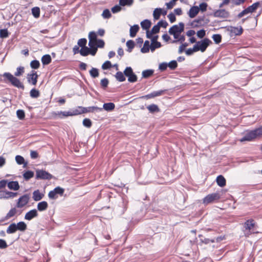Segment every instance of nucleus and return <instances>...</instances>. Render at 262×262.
<instances>
[{
	"instance_id": "nucleus-35",
	"label": "nucleus",
	"mask_w": 262,
	"mask_h": 262,
	"mask_svg": "<svg viewBox=\"0 0 262 262\" xmlns=\"http://www.w3.org/2000/svg\"><path fill=\"white\" fill-rule=\"evenodd\" d=\"M16 227H17V230H19V231H23V232L25 231L27 228L26 224L24 222H23V221L18 222L16 224Z\"/></svg>"
},
{
	"instance_id": "nucleus-47",
	"label": "nucleus",
	"mask_w": 262,
	"mask_h": 262,
	"mask_svg": "<svg viewBox=\"0 0 262 262\" xmlns=\"http://www.w3.org/2000/svg\"><path fill=\"white\" fill-rule=\"evenodd\" d=\"M168 67L171 70H175L178 67V63L176 60H171L169 63H167Z\"/></svg>"
},
{
	"instance_id": "nucleus-50",
	"label": "nucleus",
	"mask_w": 262,
	"mask_h": 262,
	"mask_svg": "<svg viewBox=\"0 0 262 262\" xmlns=\"http://www.w3.org/2000/svg\"><path fill=\"white\" fill-rule=\"evenodd\" d=\"M24 72V68L23 67H19L16 69V71L14 73V76L16 77L20 76Z\"/></svg>"
},
{
	"instance_id": "nucleus-53",
	"label": "nucleus",
	"mask_w": 262,
	"mask_h": 262,
	"mask_svg": "<svg viewBox=\"0 0 262 262\" xmlns=\"http://www.w3.org/2000/svg\"><path fill=\"white\" fill-rule=\"evenodd\" d=\"M102 16L104 18L108 19L111 17L112 14L110 11L108 9H106L103 10Z\"/></svg>"
},
{
	"instance_id": "nucleus-29",
	"label": "nucleus",
	"mask_w": 262,
	"mask_h": 262,
	"mask_svg": "<svg viewBox=\"0 0 262 262\" xmlns=\"http://www.w3.org/2000/svg\"><path fill=\"white\" fill-rule=\"evenodd\" d=\"M17 230L15 223L11 224L7 229L6 232L8 234H13Z\"/></svg>"
},
{
	"instance_id": "nucleus-52",
	"label": "nucleus",
	"mask_w": 262,
	"mask_h": 262,
	"mask_svg": "<svg viewBox=\"0 0 262 262\" xmlns=\"http://www.w3.org/2000/svg\"><path fill=\"white\" fill-rule=\"evenodd\" d=\"M30 66L32 69H37L40 66V63L38 60H33L31 62Z\"/></svg>"
},
{
	"instance_id": "nucleus-12",
	"label": "nucleus",
	"mask_w": 262,
	"mask_h": 262,
	"mask_svg": "<svg viewBox=\"0 0 262 262\" xmlns=\"http://www.w3.org/2000/svg\"><path fill=\"white\" fill-rule=\"evenodd\" d=\"M213 15L215 17L226 18L229 16V13L225 9H219L214 11Z\"/></svg>"
},
{
	"instance_id": "nucleus-41",
	"label": "nucleus",
	"mask_w": 262,
	"mask_h": 262,
	"mask_svg": "<svg viewBox=\"0 0 262 262\" xmlns=\"http://www.w3.org/2000/svg\"><path fill=\"white\" fill-rule=\"evenodd\" d=\"M127 47V51L130 53L135 47V42L133 40H129L126 42Z\"/></svg>"
},
{
	"instance_id": "nucleus-25",
	"label": "nucleus",
	"mask_w": 262,
	"mask_h": 262,
	"mask_svg": "<svg viewBox=\"0 0 262 262\" xmlns=\"http://www.w3.org/2000/svg\"><path fill=\"white\" fill-rule=\"evenodd\" d=\"M48 203L46 201H42L38 203L37 208L39 211H43L48 208Z\"/></svg>"
},
{
	"instance_id": "nucleus-44",
	"label": "nucleus",
	"mask_w": 262,
	"mask_h": 262,
	"mask_svg": "<svg viewBox=\"0 0 262 262\" xmlns=\"http://www.w3.org/2000/svg\"><path fill=\"white\" fill-rule=\"evenodd\" d=\"M40 93L38 90L37 89L33 88L32 89L30 92V95L31 97L33 98H37L39 96Z\"/></svg>"
},
{
	"instance_id": "nucleus-2",
	"label": "nucleus",
	"mask_w": 262,
	"mask_h": 262,
	"mask_svg": "<svg viewBox=\"0 0 262 262\" xmlns=\"http://www.w3.org/2000/svg\"><path fill=\"white\" fill-rule=\"evenodd\" d=\"M255 226V222L253 219L247 220L244 224V232L246 236H249L252 233H254V227Z\"/></svg>"
},
{
	"instance_id": "nucleus-64",
	"label": "nucleus",
	"mask_w": 262,
	"mask_h": 262,
	"mask_svg": "<svg viewBox=\"0 0 262 262\" xmlns=\"http://www.w3.org/2000/svg\"><path fill=\"white\" fill-rule=\"evenodd\" d=\"M207 4L206 3L203 2L200 4L199 5V11L201 10L202 12H205L207 10Z\"/></svg>"
},
{
	"instance_id": "nucleus-61",
	"label": "nucleus",
	"mask_w": 262,
	"mask_h": 262,
	"mask_svg": "<svg viewBox=\"0 0 262 262\" xmlns=\"http://www.w3.org/2000/svg\"><path fill=\"white\" fill-rule=\"evenodd\" d=\"M197 52L195 46H193V48H189L185 51L186 54L188 56L191 55L194 52Z\"/></svg>"
},
{
	"instance_id": "nucleus-33",
	"label": "nucleus",
	"mask_w": 262,
	"mask_h": 262,
	"mask_svg": "<svg viewBox=\"0 0 262 262\" xmlns=\"http://www.w3.org/2000/svg\"><path fill=\"white\" fill-rule=\"evenodd\" d=\"M119 5L122 7H130L133 5L134 0H119Z\"/></svg>"
},
{
	"instance_id": "nucleus-55",
	"label": "nucleus",
	"mask_w": 262,
	"mask_h": 262,
	"mask_svg": "<svg viewBox=\"0 0 262 262\" xmlns=\"http://www.w3.org/2000/svg\"><path fill=\"white\" fill-rule=\"evenodd\" d=\"M82 124L85 127L90 128L92 126V121L90 119L85 118L83 120Z\"/></svg>"
},
{
	"instance_id": "nucleus-14",
	"label": "nucleus",
	"mask_w": 262,
	"mask_h": 262,
	"mask_svg": "<svg viewBox=\"0 0 262 262\" xmlns=\"http://www.w3.org/2000/svg\"><path fill=\"white\" fill-rule=\"evenodd\" d=\"M166 91V90H160V91H154L149 94H148L144 96L143 97L144 98H146L147 99L153 98L162 95L163 94H164V93Z\"/></svg>"
},
{
	"instance_id": "nucleus-51",
	"label": "nucleus",
	"mask_w": 262,
	"mask_h": 262,
	"mask_svg": "<svg viewBox=\"0 0 262 262\" xmlns=\"http://www.w3.org/2000/svg\"><path fill=\"white\" fill-rule=\"evenodd\" d=\"M215 43L219 44L222 41V36L219 34H214L212 37Z\"/></svg>"
},
{
	"instance_id": "nucleus-54",
	"label": "nucleus",
	"mask_w": 262,
	"mask_h": 262,
	"mask_svg": "<svg viewBox=\"0 0 262 262\" xmlns=\"http://www.w3.org/2000/svg\"><path fill=\"white\" fill-rule=\"evenodd\" d=\"M108 83V80L106 78L101 79L100 81L101 86L103 89H105L107 87Z\"/></svg>"
},
{
	"instance_id": "nucleus-40",
	"label": "nucleus",
	"mask_w": 262,
	"mask_h": 262,
	"mask_svg": "<svg viewBox=\"0 0 262 262\" xmlns=\"http://www.w3.org/2000/svg\"><path fill=\"white\" fill-rule=\"evenodd\" d=\"M90 74L93 78L98 77L99 75L98 69L96 68H92L90 71Z\"/></svg>"
},
{
	"instance_id": "nucleus-18",
	"label": "nucleus",
	"mask_w": 262,
	"mask_h": 262,
	"mask_svg": "<svg viewBox=\"0 0 262 262\" xmlns=\"http://www.w3.org/2000/svg\"><path fill=\"white\" fill-rule=\"evenodd\" d=\"M44 196V194L40 192L39 190H36L33 192L32 198L35 201L41 200Z\"/></svg>"
},
{
	"instance_id": "nucleus-7",
	"label": "nucleus",
	"mask_w": 262,
	"mask_h": 262,
	"mask_svg": "<svg viewBox=\"0 0 262 262\" xmlns=\"http://www.w3.org/2000/svg\"><path fill=\"white\" fill-rule=\"evenodd\" d=\"M220 198L219 193H213L206 196L203 201L204 204L207 205L213 203L214 201L218 200Z\"/></svg>"
},
{
	"instance_id": "nucleus-23",
	"label": "nucleus",
	"mask_w": 262,
	"mask_h": 262,
	"mask_svg": "<svg viewBox=\"0 0 262 262\" xmlns=\"http://www.w3.org/2000/svg\"><path fill=\"white\" fill-rule=\"evenodd\" d=\"M89 46L90 49V54L92 56H95L97 51V48H96V42H92L91 41H89Z\"/></svg>"
},
{
	"instance_id": "nucleus-8",
	"label": "nucleus",
	"mask_w": 262,
	"mask_h": 262,
	"mask_svg": "<svg viewBox=\"0 0 262 262\" xmlns=\"http://www.w3.org/2000/svg\"><path fill=\"white\" fill-rule=\"evenodd\" d=\"M179 25H174L172 26L169 29V34H174L177 33H182L184 31V24L182 22H180L179 24Z\"/></svg>"
},
{
	"instance_id": "nucleus-20",
	"label": "nucleus",
	"mask_w": 262,
	"mask_h": 262,
	"mask_svg": "<svg viewBox=\"0 0 262 262\" xmlns=\"http://www.w3.org/2000/svg\"><path fill=\"white\" fill-rule=\"evenodd\" d=\"M199 12V7L193 6L190 9L188 12V15L190 18H194L198 14Z\"/></svg>"
},
{
	"instance_id": "nucleus-32",
	"label": "nucleus",
	"mask_w": 262,
	"mask_h": 262,
	"mask_svg": "<svg viewBox=\"0 0 262 262\" xmlns=\"http://www.w3.org/2000/svg\"><path fill=\"white\" fill-rule=\"evenodd\" d=\"M151 25V21L148 19H145L141 22V26L143 30H148Z\"/></svg>"
},
{
	"instance_id": "nucleus-24",
	"label": "nucleus",
	"mask_w": 262,
	"mask_h": 262,
	"mask_svg": "<svg viewBox=\"0 0 262 262\" xmlns=\"http://www.w3.org/2000/svg\"><path fill=\"white\" fill-rule=\"evenodd\" d=\"M146 108L149 111V113L154 114L160 112V108L158 106L155 104H152L148 105Z\"/></svg>"
},
{
	"instance_id": "nucleus-28",
	"label": "nucleus",
	"mask_w": 262,
	"mask_h": 262,
	"mask_svg": "<svg viewBox=\"0 0 262 262\" xmlns=\"http://www.w3.org/2000/svg\"><path fill=\"white\" fill-rule=\"evenodd\" d=\"M216 181L217 185L221 187H223L226 185V179L222 175H220L217 177Z\"/></svg>"
},
{
	"instance_id": "nucleus-36",
	"label": "nucleus",
	"mask_w": 262,
	"mask_h": 262,
	"mask_svg": "<svg viewBox=\"0 0 262 262\" xmlns=\"http://www.w3.org/2000/svg\"><path fill=\"white\" fill-rule=\"evenodd\" d=\"M115 77L116 79L119 82H123L125 80L124 74L121 72H117L116 73Z\"/></svg>"
},
{
	"instance_id": "nucleus-3",
	"label": "nucleus",
	"mask_w": 262,
	"mask_h": 262,
	"mask_svg": "<svg viewBox=\"0 0 262 262\" xmlns=\"http://www.w3.org/2000/svg\"><path fill=\"white\" fill-rule=\"evenodd\" d=\"M211 43L212 42L209 39L205 38L196 42V43L194 45L195 48H196L197 52L201 51L202 52H204Z\"/></svg>"
},
{
	"instance_id": "nucleus-5",
	"label": "nucleus",
	"mask_w": 262,
	"mask_h": 262,
	"mask_svg": "<svg viewBox=\"0 0 262 262\" xmlns=\"http://www.w3.org/2000/svg\"><path fill=\"white\" fill-rule=\"evenodd\" d=\"M64 189L59 186L55 187L53 190L50 191L48 193V197L52 200H56L58 195H63Z\"/></svg>"
},
{
	"instance_id": "nucleus-6",
	"label": "nucleus",
	"mask_w": 262,
	"mask_h": 262,
	"mask_svg": "<svg viewBox=\"0 0 262 262\" xmlns=\"http://www.w3.org/2000/svg\"><path fill=\"white\" fill-rule=\"evenodd\" d=\"M78 108L80 112V114L95 112H99L102 111V108L94 106H89L88 107L78 106Z\"/></svg>"
},
{
	"instance_id": "nucleus-19",
	"label": "nucleus",
	"mask_w": 262,
	"mask_h": 262,
	"mask_svg": "<svg viewBox=\"0 0 262 262\" xmlns=\"http://www.w3.org/2000/svg\"><path fill=\"white\" fill-rule=\"evenodd\" d=\"M259 2H256L253 4L252 5L249 6L245 10L247 13V14L252 13L254 12L259 6Z\"/></svg>"
},
{
	"instance_id": "nucleus-21",
	"label": "nucleus",
	"mask_w": 262,
	"mask_h": 262,
	"mask_svg": "<svg viewBox=\"0 0 262 262\" xmlns=\"http://www.w3.org/2000/svg\"><path fill=\"white\" fill-rule=\"evenodd\" d=\"M17 210L15 208H11L9 211L7 213L6 215L4 217V219L1 220V222H3L4 221L7 220L9 219L14 216L15 214L16 213Z\"/></svg>"
},
{
	"instance_id": "nucleus-45",
	"label": "nucleus",
	"mask_w": 262,
	"mask_h": 262,
	"mask_svg": "<svg viewBox=\"0 0 262 262\" xmlns=\"http://www.w3.org/2000/svg\"><path fill=\"white\" fill-rule=\"evenodd\" d=\"M32 14L35 18H38L40 16V9L38 7L32 9Z\"/></svg>"
},
{
	"instance_id": "nucleus-42",
	"label": "nucleus",
	"mask_w": 262,
	"mask_h": 262,
	"mask_svg": "<svg viewBox=\"0 0 262 262\" xmlns=\"http://www.w3.org/2000/svg\"><path fill=\"white\" fill-rule=\"evenodd\" d=\"M161 14H162V9L161 8L155 9V10L154 11V12H153L154 18L156 20L159 19Z\"/></svg>"
},
{
	"instance_id": "nucleus-26",
	"label": "nucleus",
	"mask_w": 262,
	"mask_h": 262,
	"mask_svg": "<svg viewBox=\"0 0 262 262\" xmlns=\"http://www.w3.org/2000/svg\"><path fill=\"white\" fill-rule=\"evenodd\" d=\"M15 161L18 165L23 164L24 168L26 167L27 166L28 163L25 162L24 158L20 155H17L15 157Z\"/></svg>"
},
{
	"instance_id": "nucleus-43",
	"label": "nucleus",
	"mask_w": 262,
	"mask_h": 262,
	"mask_svg": "<svg viewBox=\"0 0 262 262\" xmlns=\"http://www.w3.org/2000/svg\"><path fill=\"white\" fill-rule=\"evenodd\" d=\"M80 54L83 56H88L90 54V49L87 47L81 48L80 50Z\"/></svg>"
},
{
	"instance_id": "nucleus-56",
	"label": "nucleus",
	"mask_w": 262,
	"mask_h": 262,
	"mask_svg": "<svg viewBox=\"0 0 262 262\" xmlns=\"http://www.w3.org/2000/svg\"><path fill=\"white\" fill-rule=\"evenodd\" d=\"M16 115L17 117L20 120H23L25 118V112L22 110H18L16 112Z\"/></svg>"
},
{
	"instance_id": "nucleus-63",
	"label": "nucleus",
	"mask_w": 262,
	"mask_h": 262,
	"mask_svg": "<svg viewBox=\"0 0 262 262\" xmlns=\"http://www.w3.org/2000/svg\"><path fill=\"white\" fill-rule=\"evenodd\" d=\"M178 0H171L168 3H166L165 5L167 6L168 9H172L176 4V2Z\"/></svg>"
},
{
	"instance_id": "nucleus-31",
	"label": "nucleus",
	"mask_w": 262,
	"mask_h": 262,
	"mask_svg": "<svg viewBox=\"0 0 262 262\" xmlns=\"http://www.w3.org/2000/svg\"><path fill=\"white\" fill-rule=\"evenodd\" d=\"M115 105L114 103L109 102L104 103L103 105L102 110L104 109L106 111L110 112L112 111L115 108Z\"/></svg>"
},
{
	"instance_id": "nucleus-60",
	"label": "nucleus",
	"mask_w": 262,
	"mask_h": 262,
	"mask_svg": "<svg viewBox=\"0 0 262 262\" xmlns=\"http://www.w3.org/2000/svg\"><path fill=\"white\" fill-rule=\"evenodd\" d=\"M112 67L111 62L110 61H106L102 65V69L103 70H107Z\"/></svg>"
},
{
	"instance_id": "nucleus-34",
	"label": "nucleus",
	"mask_w": 262,
	"mask_h": 262,
	"mask_svg": "<svg viewBox=\"0 0 262 262\" xmlns=\"http://www.w3.org/2000/svg\"><path fill=\"white\" fill-rule=\"evenodd\" d=\"M154 71L151 69L144 70L142 72V76L143 78H148L154 74Z\"/></svg>"
},
{
	"instance_id": "nucleus-38",
	"label": "nucleus",
	"mask_w": 262,
	"mask_h": 262,
	"mask_svg": "<svg viewBox=\"0 0 262 262\" xmlns=\"http://www.w3.org/2000/svg\"><path fill=\"white\" fill-rule=\"evenodd\" d=\"M150 45H149V41L146 40L144 42L143 47L141 49V52L143 53H147L149 51Z\"/></svg>"
},
{
	"instance_id": "nucleus-48",
	"label": "nucleus",
	"mask_w": 262,
	"mask_h": 262,
	"mask_svg": "<svg viewBox=\"0 0 262 262\" xmlns=\"http://www.w3.org/2000/svg\"><path fill=\"white\" fill-rule=\"evenodd\" d=\"M89 41H91L92 42H96L97 40V35L95 32H91L89 35Z\"/></svg>"
},
{
	"instance_id": "nucleus-39",
	"label": "nucleus",
	"mask_w": 262,
	"mask_h": 262,
	"mask_svg": "<svg viewBox=\"0 0 262 262\" xmlns=\"http://www.w3.org/2000/svg\"><path fill=\"white\" fill-rule=\"evenodd\" d=\"M199 236L200 238V241L202 243H204L205 244H208L209 243H213L215 242V240L214 239H210L209 238H205V237H203V236L202 235H199Z\"/></svg>"
},
{
	"instance_id": "nucleus-46",
	"label": "nucleus",
	"mask_w": 262,
	"mask_h": 262,
	"mask_svg": "<svg viewBox=\"0 0 262 262\" xmlns=\"http://www.w3.org/2000/svg\"><path fill=\"white\" fill-rule=\"evenodd\" d=\"M162 46L161 42L159 41H156L154 42H151L150 49L151 52H154L156 49L159 48Z\"/></svg>"
},
{
	"instance_id": "nucleus-59",
	"label": "nucleus",
	"mask_w": 262,
	"mask_h": 262,
	"mask_svg": "<svg viewBox=\"0 0 262 262\" xmlns=\"http://www.w3.org/2000/svg\"><path fill=\"white\" fill-rule=\"evenodd\" d=\"M86 42H87V40L85 38H81L80 39H79V40L78 41V46L79 47H80L81 48H83V47H86Z\"/></svg>"
},
{
	"instance_id": "nucleus-10",
	"label": "nucleus",
	"mask_w": 262,
	"mask_h": 262,
	"mask_svg": "<svg viewBox=\"0 0 262 262\" xmlns=\"http://www.w3.org/2000/svg\"><path fill=\"white\" fill-rule=\"evenodd\" d=\"M38 75L35 71H32L31 73L28 74L27 76V81L33 85H36Z\"/></svg>"
},
{
	"instance_id": "nucleus-9",
	"label": "nucleus",
	"mask_w": 262,
	"mask_h": 262,
	"mask_svg": "<svg viewBox=\"0 0 262 262\" xmlns=\"http://www.w3.org/2000/svg\"><path fill=\"white\" fill-rule=\"evenodd\" d=\"M29 195L27 194H25L21 196L18 200V202L16 204V207L17 208H22L26 205L29 201Z\"/></svg>"
},
{
	"instance_id": "nucleus-30",
	"label": "nucleus",
	"mask_w": 262,
	"mask_h": 262,
	"mask_svg": "<svg viewBox=\"0 0 262 262\" xmlns=\"http://www.w3.org/2000/svg\"><path fill=\"white\" fill-rule=\"evenodd\" d=\"M139 30V27L138 25H135L132 26L129 30L130 36L131 37H135Z\"/></svg>"
},
{
	"instance_id": "nucleus-17",
	"label": "nucleus",
	"mask_w": 262,
	"mask_h": 262,
	"mask_svg": "<svg viewBox=\"0 0 262 262\" xmlns=\"http://www.w3.org/2000/svg\"><path fill=\"white\" fill-rule=\"evenodd\" d=\"M60 114H62V115L63 117H68V116H72L77 115H80V112H79L78 108L75 109L73 111H64V112H60Z\"/></svg>"
},
{
	"instance_id": "nucleus-62",
	"label": "nucleus",
	"mask_w": 262,
	"mask_h": 262,
	"mask_svg": "<svg viewBox=\"0 0 262 262\" xmlns=\"http://www.w3.org/2000/svg\"><path fill=\"white\" fill-rule=\"evenodd\" d=\"M182 45L179 47L178 52L179 54L182 53L185 51L186 47L188 46V43L187 42L181 43Z\"/></svg>"
},
{
	"instance_id": "nucleus-57",
	"label": "nucleus",
	"mask_w": 262,
	"mask_h": 262,
	"mask_svg": "<svg viewBox=\"0 0 262 262\" xmlns=\"http://www.w3.org/2000/svg\"><path fill=\"white\" fill-rule=\"evenodd\" d=\"M9 36V33L7 29H1L0 30V37L4 38H7Z\"/></svg>"
},
{
	"instance_id": "nucleus-15",
	"label": "nucleus",
	"mask_w": 262,
	"mask_h": 262,
	"mask_svg": "<svg viewBox=\"0 0 262 262\" xmlns=\"http://www.w3.org/2000/svg\"><path fill=\"white\" fill-rule=\"evenodd\" d=\"M38 215L36 209H34L27 212L25 215V219L28 221H31L33 219L37 217Z\"/></svg>"
},
{
	"instance_id": "nucleus-1",
	"label": "nucleus",
	"mask_w": 262,
	"mask_h": 262,
	"mask_svg": "<svg viewBox=\"0 0 262 262\" xmlns=\"http://www.w3.org/2000/svg\"><path fill=\"white\" fill-rule=\"evenodd\" d=\"M3 76L6 78L13 86L23 90H24L25 86L23 83L16 77V76H13L11 73L8 72L4 73Z\"/></svg>"
},
{
	"instance_id": "nucleus-37",
	"label": "nucleus",
	"mask_w": 262,
	"mask_h": 262,
	"mask_svg": "<svg viewBox=\"0 0 262 262\" xmlns=\"http://www.w3.org/2000/svg\"><path fill=\"white\" fill-rule=\"evenodd\" d=\"M34 172L31 170L25 171L23 174V177L26 181H28L34 177Z\"/></svg>"
},
{
	"instance_id": "nucleus-13",
	"label": "nucleus",
	"mask_w": 262,
	"mask_h": 262,
	"mask_svg": "<svg viewBox=\"0 0 262 262\" xmlns=\"http://www.w3.org/2000/svg\"><path fill=\"white\" fill-rule=\"evenodd\" d=\"M228 30L229 32V35L231 37L239 35L243 33L242 27L238 28L231 26L228 28Z\"/></svg>"
},
{
	"instance_id": "nucleus-58",
	"label": "nucleus",
	"mask_w": 262,
	"mask_h": 262,
	"mask_svg": "<svg viewBox=\"0 0 262 262\" xmlns=\"http://www.w3.org/2000/svg\"><path fill=\"white\" fill-rule=\"evenodd\" d=\"M133 72V70L130 67H127L125 69L123 73L125 76L127 77L129 75L132 74Z\"/></svg>"
},
{
	"instance_id": "nucleus-4",
	"label": "nucleus",
	"mask_w": 262,
	"mask_h": 262,
	"mask_svg": "<svg viewBox=\"0 0 262 262\" xmlns=\"http://www.w3.org/2000/svg\"><path fill=\"white\" fill-rule=\"evenodd\" d=\"M52 175L49 172L43 169H37L36 170V179L37 180H51Z\"/></svg>"
},
{
	"instance_id": "nucleus-11",
	"label": "nucleus",
	"mask_w": 262,
	"mask_h": 262,
	"mask_svg": "<svg viewBox=\"0 0 262 262\" xmlns=\"http://www.w3.org/2000/svg\"><path fill=\"white\" fill-rule=\"evenodd\" d=\"M257 137L255 130H251L245 134L241 139V141H252Z\"/></svg>"
},
{
	"instance_id": "nucleus-27",
	"label": "nucleus",
	"mask_w": 262,
	"mask_h": 262,
	"mask_svg": "<svg viewBox=\"0 0 262 262\" xmlns=\"http://www.w3.org/2000/svg\"><path fill=\"white\" fill-rule=\"evenodd\" d=\"M41 61L42 64L48 65L51 62L52 58L49 54H46L41 57Z\"/></svg>"
},
{
	"instance_id": "nucleus-16",
	"label": "nucleus",
	"mask_w": 262,
	"mask_h": 262,
	"mask_svg": "<svg viewBox=\"0 0 262 262\" xmlns=\"http://www.w3.org/2000/svg\"><path fill=\"white\" fill-rule=\"evenodd\" d=\"M17 195V192H13L11 191H4L1 194L0 198L1 199H8L9 198H14Z\"/></svg>"
},
{
	"instance_id": "nucleus-22",
	"label": "nucleus",
	"mask_w": 262,
	"mask_h": 262,
	"mask_svg": "<svg viewBox=\"0 0 262 262\" xmlns=\"http://www.w3.org/2000/svg\"><path fill=\"white\" fill-rule=\"evenodd\" d=\"M8 187L13 190H18L19 189V185L17 181H10L7 184Z\"/></svg>"
},
{
	"instance_id": "nucleus-49",
	"label": "nucleus",
	"mask_w": 262,
	"mask_h": 262,
	"mask_svg": "<svg viewBox=\"0 0 262 262\" xmlns=\"http://www.w3.org/2000/svg\"><path fill=\"white\" fill-rule=\"evenodd\" d=\"M128 81L131 83L135 82L137 81L138 78L137 75L133 72L132 74L127 77Z\"/></svg>"
}]
</instances>
